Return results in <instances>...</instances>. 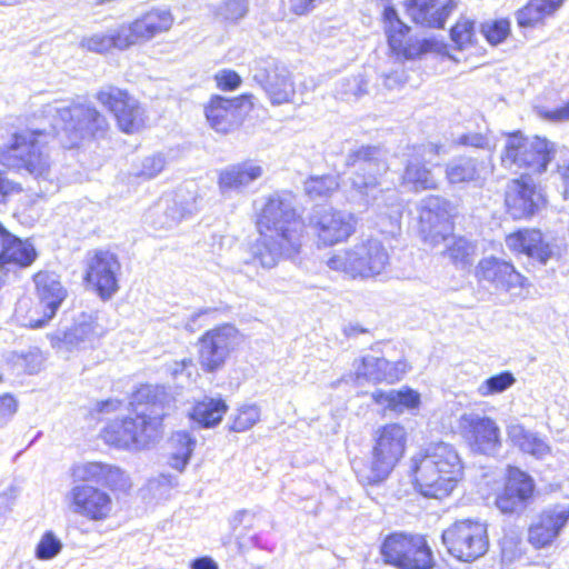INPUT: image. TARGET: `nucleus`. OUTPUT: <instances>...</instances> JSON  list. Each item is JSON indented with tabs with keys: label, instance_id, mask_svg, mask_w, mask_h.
Masks as SVG:
<instances>
[{
	"label": "nucleus",
	"instance_id": "obj_5",
	"mask_svg": "<svg viewBox=\"0 0 569 569\" xmlns=\"http://www.w3.org/2000/svg\"><path fill=\"white\" fill-rule=\"evenodd\" d=\"M411 470L421 495L442 499L450 495L462 478L463 466L456 448L435 442L411 458Z\"/></svg>",
	"mask_w": 569,
	"mask_h": 569
},
{
	"label": "nucleus",
	"instance_id": "obj_49",
	"mask_svg": "<svg viewBox=\"0 0 569 569\" xmlns=\"http://www.w3.org/2000/svg\"><path fill=\"white\" fill-rule=\"evenodd\" d=\"M62 549V542L52 532L47 531L36 547V557L40 560L53 559Z\"/></svg>",
	"mask_w": 569,
	"mask_h": 569
},
{
	"label": "nucleus",
	"instance_id": "obj_63",
	"mask_svg": "<svg viewBox=\"0 0 569 569\" xmlns=\"http://www.w3.org/2000/svg\"><path fill=\"white\" fill-rule=\"evenodd\" d=\"M191 569H218V563L210 557H200L194 559Z\"/></svg>",
	"mask_w": 569,
	"mask_h": 569
},
{
	"label": "nucleus",
	"instance_id": "obj_17",
	"mask_svg": "<svg viewBox=\"0 0 569 569\" xmlns=\"http://www.w3.org/2000/svg\"><path fill=\"white\" fill-rule=\"evenodd\" d=\"M80 482L74 485L67 495L70 510L92 521H103L109 518L113 502L111 496L92 485Z\"/></svg>",
	"mask_w": 569,
	"mask_h": 569
},
{
	"label": "nucleus",
	"instance_id": "obj_15",
	"mask_svg": "<svg viewBox=\"0 0 569 569\" xmlns=\"http://www.w3.org/2000/svg\"><path fill=\"white\" fill-rule=\"evenodd\" d=\"M459 428L472 451L491 457L499 453L500 429L493 419L475 412L463 413L459 420Z\"/></svg>",
	"mask_w": 569,
	"mask_h": 569
},
{
	"label": "nucleus",
	"instance_id": "obj_12",
	"mask_svg": "<svg viewBox=\"0 0 569 569\" xmlns=\"http://www.w3.org/2000/svg\"><path fill=\"white\" fill-rule=\"evenodd\" d=\"M352 213L326 207L315 208L308 217V226L325 246L346 241L356 229Z\"/></svg>",
	"mask_w": 569,
	"mask_h": 569
},
{
	"label": "nucleus",
	"instance_id": "obj_22",
	"mask_svg": "<svg viewBox=\"0 0 569 569\" xmlns=\"http://www.w3.org/2000/svg\"><path fill=\"white\" fill-rule=\"evenodd\" d=\"M36 296L43 317L31 320L33 329L44 327L51 320L68 296L67 289L60 281V277L50 271H39L33 276Z\"/></svg>",
	"mask_w": 569,
	"mask_h": 569
},
{
	"label": "nucleus",
	"instance_id": "obj_29",
	"mask_svg": "<svg viewBox=\"0 0 569 569\" xmlns=\"http://www.w3.org/2000/svg\"><path fill=\"white\" fill-rule=\"evenodd\" d=\"M37 257V250L29 239L18 238L0 223V268L8 270L10 266L27 268Z\"/></svg>",
	"mask_w": 569,
	"mask_h": 569
},
{
	"label": "nucleus",
	"instance_id": "obj_7",
	"mask_svg": "<svg viewBox=\"0 0 569 569\" xmlns=\"http://www.w3.org/2000/svg\"><path fill=\"white\" fill-rule=\"evenodd\" d=\"M555 143L540 137H526L520 132L508 134L501 152V164L511 171L526 169L540 174L555 158Z\"/></svg>",
	"mask_w": 569,
	"mask_h": 569
},
{
	"label": "nucleus",
	"instance_id": "obj_43",
	"mask_svg": "<svg viewBox=\"0 0 569 569\" xmlns=\"http://www.w3.org/2000/svg\"><path fill=\"white\" fill-rule=\"evenodd\" d=\"M120 36L121 33L118 27L107 33H94L89 37H83L80 41V47L96 53H104L113 48L126 50L124 47H120V40H118Z\"/></svg>",
	"mask_w": 569,
	"mask_h": 569
},
{
	"label": "nucleus",
	"instance_id": "obj_56",
	"mask_svg": "<svg viewBox=\"0 0 569 569\" xmlns=\"http://www.w3.org/2000/svg\"><path fill=\"white\" fill-rule=\"evenodd\" d=\"M254 519V512L241 509L234 512V515L230 519V527L232 530H237L240 526L246 525V527H252Z\"/></svg>",
	"mask_w": 569,
	"mask_h": 569
},
{
	"label": "nucleus",
	"instance_id": "obj_60",
	"mask_svg": "<svg viewBox=\"0 0 569 569\" xmlns=\"http://www.w3.org/2000/svg\"><path fill=\"white\" fill-rule=\"evenodd\" d=\"M21 190L19 183L9 180L4 177L3 172L0 171V202L6 199L9 194L17 193Z\"/></svg>",
	"mask_w": 569,
	"mask_h": 569
},
{
	"label": "nucleus",
	"instance_id": "obj_16",
	"mask_svg": "<svg viewBox=\"0 0 569 569\" xmlns=\"http://www.w3.org/2000/svg\"><path fill=\"white\" fill-rule=\"evenodd\" d=\"M97 99L113 113L121 131L132 133L143 127V109L127 91L107 86L97 93Z\"/></svg>",
	"mask_w": 569,
	"mask_h": 569
},
{
	"label": "nucleus",
	"instance_id": "obj_31",
	"mask_svg": "<svg viewBox=\"0 0 569 569\" xmlns=\"http://www.w3.org/2000/svg\"><path fill=\"white\" fill-rule=\"evenodd\" d=\"M457 4L456 0H410L407 11L417 24L441 29Z\"/></svg>",
	"mask_w": 569,
	"mask_h": 569
},
{
	"label": "nucleus",
	"instance_id": "obj_42",
	"mask_svg": "<svg viewBox=\"0 0 569 569\" xmlns=\"http://www.w3.org/2000/svg\"><path fill=\"white\" fill-rule=\"evenodd\" d=\"M339 186L337 176H311L305 181L303 190L311 200H322L331 197L339 189Z\"/></svg>",
	"mask_w": 569,
	"mask_h": 569
},
{
	"label": "nucleus",
	"instance_id": "obj_14",
	"mask_svg": "<svg viewBox=\"0 0 569 569\" xmlns=\"http://www.w3.org/2000/svg\"><path fill=\"white\" fill-rule=\"evenodd\" d=\"M103 328L93 313H80L73 325L47 335L51 347L58 350H84L94 346L102 337Z\"/></svg>",
	"mask_w": 569,
	"mask_h": 569
},
{
	"label": "nucleus",
	"instance_id": "obj_19",
	"mask_svg": "<svg viewBox=\"0 0 569 569\" xmlns=\"http://www.w3.org/2000/svg\"><path fill=\"white\" fill-rule=\"evenodd\" d=\"M252 96H240L227 99L216 96L204 107V116L209 126L218 133L227 134L236 130L244 114L252 108Z\"/></svg>",
	"mask_w": 569,
	"mask_h": 569
},
{
	"label": "nucleus",
	"instance_id": "obj_54",
	"mask_svg": "<svg viewBox=\"0 0 569 569\" xmlns=\"http://www.w3.org/2000/svg\"><path fill=\"white\" fill-rule=\"evenodd\" d=\"M218 87L222 90H233L241 83V78L236 71L222 70L216 76Z\"/></svg>",
	"mask_w": 569,
	"mask_h": 569
},
{
	"label": "nucleus",
	"instance_id": "obj_2",
	"mask_svg": "<svg viewBox=\"0 0 569 569\" xmlns=\"http://www.w3.org/2000/svg\"><path fill=\"white\" fill-rule=\"evenodd\" d=\"M130 403L134 417L112 420L102 430V438L119 449L140 450L159 437L161 422L173 407V397L163 386L142 385Z\"/></svg>",
	"mask_w": 569,
	"mask_h": 569
},
{
	"label": "nucleus",
	"instance_id": "obj_24",
	"mask_svg": "<svg viewBox=\"0 0 569 569\" xmlns=\"http://www.w3.org/2000/svg\"><path fill=\"white\" fill-rule=\"evenodd\" d=\"M450 202L439 196H429L421 200L419 206L420 230L426 240L435 247L439 244V237L450 232Z\"/></svg>",
	"mask_w": 569,
	"mask_h": 569
},
{
	"label": "nucleus",
	"instance_id": "obj_9",
	"mask_svg": "<svg viewBox=\"0 0 569 569\" xmlns=\"http://www.w3.org/2000/svg\"><path fill=\"white\" fill-rule=\"evenodd\" d=\"M380 552L386 563L400 569H431L433 567L431 549L420 535L390 533L382 541Z\"/></svg>",
	"mask_w": 569,
	"mask_h": 569
},
{
	"label": "nucleus",
	"instance_id": "obj_51",
	"mask_svg": "<svg viewBox=\"0 0 569 569\" xmlns=\"http://www.w3.org/2000/svg\"><path fill=\"white\" fill-rule=\"evenodd\" d=\"M189 213L190 210L186 206L173 200L171 203H167L163 211V220L157 222L158 228L170 229L178 224Z\"/></svg>",
	"mask_w": 569,
	"mask_h": 569
},
{
	"label": "nucleus",
	"instance_id": "obj_33",
	"mask_svg": "<svg viewBox=\"0 0 569 569\" xmlns=\"http://www.w3.org/2000/svg\"><path fill=\"white\" fill-rule=\"evenodd\" d=\"M403 368L402 362H390L382 357L368 355L356 367V377L372 382L387 381L392 383L400 379Z\"/></svg>",
	"mask_w": 569,
	"mask_h": 569
},
{
	"label": "nucleus",
	"instance_id": "obj_55",
	"mask_svg": "<svg viewBox=\"0 0 569 569\" xmlns=\"http://www.w3.org/2000/svg\"><path fill=\"white\" fill-rule=\"evenodd\" d=\"M17 410L18 401L12 395L6 393L0 396V419L4 421L9 420L13 417Z\"/></svg>",
	"mask_w": 569,
	"mask_h": 569
},
{
	"label": "nucleus",
	"instance_id": "obj_41",
	"mask_svg": "<svg viewBox=\"0 0 569 569\" xmlns=\"http://www.w3.org/2000/svg\"><path fill=\"white\" fill-rule=\"evenodd\" d=\"M440 242L445 244L442 253L455 263H468L469 258L475 253V246L463 237L450 236L449 232H445L439 237Z\"/></svg>",
	"mask_w": 569,
	"mask_h": 569
},
{
	"label": "nucleus",
	"instance_id": "obj_59",
	"mask_svg": "<svg viewBox=\"0 0 569 569\" xmlns=\"http://www.w3.org/2000/svg\"><path fill=\"white\" fill-rule=\"evenodd\" d=\"M459 143L483 149L489 144V141L488 138L481 133H467L459 138Z\"/></svg>",
	"mask_w": 569,
	"mask_h": 569
},
{
	"label": "nucleus",
	"instance_id": "obj_8",
	"mask_svg": "<svg viewBox=\"0 0 569 569\" xmlns=\"http://www.w3.org/2000/svg\"><path fill=\"white\" fill-rule=\"evenodd\" d=\"M389 253L381 241L368 239L352 248L333 254L327 262L336 271L345 272L352 278L373 277L382 273L389 264Z\"/></svg>",
	"mask_w": 569,
	"mask_h": 569
},
{
	"label": "nucleus",
	"instance_id": "obj_35",
	"mask_svg": "<svg viewBox=\"0 0 569 569\" xmlns=\"http://www.w3.org/2000/svg\"><path fill=\"white\" fill-rule=\"evenodd\" d=\"M565 0H530L516 13L517 23L521 28H535L545 23L563 6Z\"/></svg>",
	"mask_w": 569,
	"mask_h": 569
},
{
	"label": "nucleus",
	"instance_id": "obj_21",
	"mask_svg": "<svg viewBox=\"0 0 569 569\" xmlns=\"http://www.w3.org/2000/svg\"><path fill=\"white\" fill-rule=\"evenodd\" d=\"M569 522V503H556L543 509L528 529V542L535 549L547 548Z\"/></svg>",
	"mask_w": 569,
	"mask_h": 569
},
{
	"label": "nucleus",
	"instance_id": "obj_28",
	"mask_svg": "<svg viewBox=\"0 0 569 569\" xmlns=\"http://www.w3.org/2000/svg\"><path fill=\"white\" fill-rule=\"evenodd\" d=\"M476 277L506 291L522 287L525 280L512 263L496 257L482 258L476 267Z\"/></svg>",
	"mask_w": 569,
	"mask_h": 569
},
{
	"label": "nucleus",
	"instance_id": "obj_37",
	"mask_svg": "<svg viewBox=\"0 0 569 569\" xmlns=\"http://www.w3.org/2000/svg\"><path fill=\"white\" fill-rule=\"evenodd\" d=\"M507 432L510 441L525 453L542 458L550 451V447L543 439L521 425H511Z\"/></svg>",
	"mask_w": 569,
	"mask_h": 569
},
{
	"label": "nucleus",
	"instance_id": "obj_20",
	"mask_svg": "<svg viewBox=\"0 0 569 569\" xmlns=\"http://www.w3.org/2000/svg\"><path fill=\"white\" fill-rule=\"evenodd\" d=\"M121 264L110 251H96L87 258L86 281L94 288L100 298L110 299L119 289L118 274Z\"/></svg>",
	"mask_w": 569,
	"mask_h": 569
},
{
	"label": "nucleus",
	"instance_id": "obj_1",
	"mask_svg": "<svg viewBox=\"0 0 569 569\" xmlns=\"http://www.w3.org/2000/svg\"><path fill=\"white\" fill-rule=\"evenodd\" d=\"M107 127L106 118L94 107L54 100L33 112L26 128L17 130L9 144L0 149V164L26 171L38 181L42 194L53 193L59 189V178L48 139L56 134L63 148L71 149L87 138L102 136Z\"/></svg>",
	"mask_w": 569,
	"mask_h": 569
},
{
	"label": "nucleus",
	"instance_id": "obj_26",
	"mask_svg": "<svg viewBox=\"0 0 569 569\" xmlns=\"http://www.w3.org/2000/svg\"><path fill=\"white\" fill-rule=\"evenodd\" d=\"M505 201L509 213L515 219H522L536 212L542 196L529 174H522L508 184Z\"/></svg>",
	"mask_w": 569,
	"mask_h": 569
},
{
	"label": "nucleus",
	"instance_id": "obj_13",
	"mask_svg": "<svg viewBox=\"0 0 569 569\" xmlns=\"http://www.w3.org/2000/svg\"><path fill=\"white\" fill-rule=\"evenodd\" d=\"M239 343V331L223 325L207 331L199 341V362L207 372L219 370Z\"/></svg>",
	"mask_w": 569,
	"mask_h": 569
},
{
	"label": "nucleus",
	"instance_id": "obj_36",
	"mask_svg": "<svg viewBox=\"0 0 569 569\" xmlns=\"http://www.w3.org/2000/svg\"><path fill=\"white\" fill-rule=\"evenodd\" d=\"M386 22V33L391 50L407 59L408 48L413 46V41L408 37L410 28L398 17V12L392 7H387L383 11Z\"/></svg>",
	"mask_w": 569,
	"mask_h": 569
},
{
	"label": "nucleus",
	"instance_id": "obj_61",
	"mask_svg": "<svg viewBox=\"0 0 569 569\" xmlns=\"http://www.w3.org/2000/svg\"><path fill=\"white\" fill-rule=\"evenodd\" d=\"M557 174L561 180L563 198L569 199V160L562 164H558Z\"/></svg>",
	"mask_w": 569,
	"mask_h": 569
},
{
	"label": "nucleus",
	"instance_id": "obj_34",
	"mask_svg": "<svg viewBox=\"0 0 569 569\" xmlns=\"http://www.w3.org/2000/svg\"><path fill=\"white\" fill-rule=\"evenodd\" d=\"M488 166L477 158L460 156L446 164V178L450 184L479 183L488 174Z\"/></svg>",
	"mask_w": 569,
	"mask_h": 569
},
{
	"label": "nucleus",
	"instance_id": "obj_58",
	"mask_svg": "<svg viewBox=\"0 0 569 569\" xmlns=\"http://www.w3.org/2000/svg\"><path fill=\"white\" fill-rule=\"evenodd\" d=\"M319 0H289V9L297 16H303L312 11Z\"/></svg>",
	"mask_w": 569,
	"mask_h": 569
},
{
	"label": "nucleus",
	"instance_id": "obj_38",
	"mask_svg": "<svg viewBox=\"0 0 569 569\" xmlns=\"http://www.w3.org/2000/svg\"><path fill=\"white\" fill-rule=\"evenodd\" d=\"M372 399L379 403L385 405L386 408L403 412L406 409H415L420 403V395L409 388L401 390H377L372 393Z\"/></svg>",
	"mask_w": 569,
	"mask_h": 569
},
{
	"label": "nucleus",
	"instance_id": "obj_6",
	"mask_svg": "<svg viewBox=\"0 0 569 569\" xmlns=\"http://www.w3.org/2000/svg\"><path fill=\"white\" fill-rule=\"evenodd\" d=\"M407 431L399 423H388L378 428L373 435V447L369 463L356 469L363 485H377L385 481L406 450Z\"/></svg>",
	"mask_w": 569,
	"mask_h": 569
},
{
	"label": "nucleus",
	"instance_id": "obj_11",
	"mask_svg": "<svg viewBox=\"0 0 569 569\" xmlns=\"http://www.w3.org/2000/svg\"><path fill=\"white\" fill-rule=\"evenodd\" d=\"M252 79L263 89L272 104H283L295 96L290 71L272 57L254 59L250 64Z\"/></svg>",
	"mask_w": 569,
	"mask_h": 569
},
{
	"label": "nucleus",
	"instance_id": "obj_23",
	"mask_svg": "<svg viewBox=\"0 0 569 569\" xmlns=\"http://www.w3.org/2000/svg\"><path fill=\"white\" fill-rule=\"evenodd\" d=\"M535 483L530 476L518 468H509L505 488L496 499L502 513H521L532 500Z\"/></svg>",
	"mask_w": 569,
	"mask_h": 569
},
{
	"label": "nucleus",
	"instance_id": "obj_46",
	"mask_svg": "<svg viewBox=\"0 0 569 569\" xmlns=\"http://www.w3.org/2000/svg\"><path fill=\"white\" fill-rule=\"evenodd\" d=\"M516 382L515 376L510 371H502L491 376L481 382L478 387V393L481 397L502 393Z\"/></svg>",
	"mask_w": 569,
	"mask_h": 569
},
{
	"label": "nucleus",
	"instance_id": "obj_10",
	"mask_svg": "<svg viewBox=\"0 0 569 569\" xmlns=\"http://www.w3.org/2000/svg\"><path fill=\"white\" fill-rule=\"evenodd\" d=\"M441 538L448 552L466 562L479 559L489 548L487 525L479 520H458L443 530Z\"/></svg>",
	"mask_w": 569,
	"mask_h": 569
},
{
	"label": "nucleus",
	"instance_id": "obj_52",
	"mask_svg": "<svg viewBox=\"0 0 569 569\" xmlns=\"http://www.w3.org/2000/svg\"><path fill=\"white\" fill-rule=\"evenodd\" d=\"M446 50V44L436 38H427L413 41V46L408 48L407 59H415L421 54L435 52L442 53Z\"/></svg>",
	"mask_w": 569,
	"mask_h": 569
},
{
	"label": "nucleus",
	"instance_id": "obj_25",
	"mask_svg": "<svg viewBox=\"0 0 569 569\" xmlns=\"http://www.w3.org/2000/svg\"><path fill=\"white\" fill-rule=\"evenodd\" d=\"M74 482H94L112 491L126 492L131 488L129 476L121 468L103 462H84L71 469Z\"/></svg>",
	"mask_w": 569,
	"mask_h": 569
},
{
	"label": "nucleus",
	"instance_id": "obj_30",
	"mask_svg": "<svg viewBox=\"0 0 569 569\" xmlns=\"http://www.w3.org/2000/svg\"><path fill=\"white\" fill-rule=\"evenodd\" d=\"M264 173L261 164L254 160H246L229 164L219 172L218 187L222 194L243 192Z\"/></svg>",
	"mask_w": 569,
	"mask_h": 569
},
{
	"label": "nucleus",
	"instance_id": "obj_40",
	"mask_svg": "<svg viewBox=\"0 0 569 569\" xmlns=\"http://www.w3.org/2000/svg\"><path fill=\"white\" fill-rule=\"evenodd\" d=\"M227 409L222 399L204 398L193 407L191 418L203 427H213L221 421Z\"/></svg>",
	"mask_w": 569,
	"mask_h": 569
},
{
	"label": "nucleus",
	"instance_id": "obj_27",
	"mask_svg": "<svg viewBox=\"0 0 569 569\" xmlns=\"http://www.w3.org/2000/svg\"><path fill=\"white\" fill-rule=\"evenodd\" d=\"M506 246L517 252L526 253L540 264L560 257V248L555 242L545 241L542 233L536 229L519 230L506 238Z\"/></svg>",
	"mask_w": 569,
	"mask_h": 569
},
{
	"label": "nucleus",
	"instance_id": "obj_53",
	"mask_svg": "<svg viewBox=\"0 0 569 569\" xmlns=\"http://www.w3.org/2000/svg\"><path fill=\"white\" fill-rule=\"evenodd\" d=\"M475 30L473 21L461 19L450 30L451 40L462 48L465 44L472 41Z\"/></svg>",
	"mask_w": 569,
	"mask_h": 569
},
{
	"label": "nucleus",
	"instance_id": "obj_4",
	"mask_svg": "<svg viewBox=\"0 0 569 569\" xmlns=\"http://www.w3.org/2000/svg\"><path fill=\"white\" fill-rule=\"evenodd\" d=\"M346 166L356 168L351 187L372 207L381 231L393 233L399 228L402 204L395 189H378L381 177L389 169L383 150L375 146L352 149L346 156Z\"/></svg>",
	"mask_w": 569,
	"mask_h": 569
},
{
	"label": "nucleus",
	"instance_id": "obj_62",
	"mask_svg": "<svg viewBox=\"0 0 569 569\" xmlns=\"http://www.w3.org/2000/svg\"><path fill=\"white\" fill-rule=\"evenodd\" d=\"M14 501V491L13 489H8L0 493V512L4 513L11 509V506Z\"/></svg>",
	"mask_w": 569,
	"mask_h": 569
},
{
	"label": "nucleus",
	"instance_id": "obj_45",
	"mask_svg": "<svg viewBox=\"0 0 569 569\" xmlns=\"http://www.w3.org/2000/svg\"><path fill=\"white\" fill-rule=\"evenodd\" d=\"M368 82L362 76L341 79L336 87L337 96L342 100H357L367 93Z\"/></svg>",
	"mask_w": 569,
	"mask_h": 569
},
{
	"label": "nucleus",
	"instance_id": "obj_18",
	"mask_svg": "<svg viewBox=\"0 0 569 569\" xmlns=\"http://www.w3.org/2000/svg\"><path fill=\"white\" fill-rule=\"evenodd\" d=\"M173 24V17L167 9H152L132 22L119 26L120 47L126 49L150 41L156 36L167 32Z\"/></svg>",
	"mask_w": 569,
	"mask_h": 569
},
{
	"label": "nucleus",
	"instance_id": "obj_32",
	"mask_svg": "<svg viewBox=\"0 0 569 569\" xmlns=\"http://www.w3.org/2000/svg\"><path fill=\"white\" fill-rule=\"evenodd\" d=\"M437 152L436 146L431 143L415 148V154L406 166L402 183L413 191L435 189L437 180L431 170L426 167V156Z\"/></svg>",
	"mask_w": 569,
	"mask_h": 569
},
{
	"label": "nucleus",
	"instance_id": "obj_57",
	"mask_svg": "<svg viewBox=\"0 0 569 569\" xmlns=\"http://www.w3.org/2000/svg\"><path fill=\"white\" fill-rule=\"evenodd\" d=\"M214 312L216 309L212 308H203L198 310L197 312H193L186 321L184 329L190 332H194L196 330L202 327V323L200 322L201 318Z\"/></svg>",
	"mask_w": 569,
	"mask_h": 569
},
{
	"label": "nucleus",
	"instance_id": "obj_48",
	"mask_svg": "<svg viewBox=\"0 0 569 569\" xmlns=\"http://www.w3.org/2000/svg\"><path fill=\"white\" fill-rule=\"evenodd\" d=\"M260 419V409L256 405L243 406L238 409L232 419L230 429L236 432H243L252 428Z\"/></svg>",
	"mask_w": 569,
	"mask_h": 569
},
{
	"label": "nucleus",
	"instance_id": "obj_50",
	"mask_svg": "<svg viewBox=\"0 0 569 569\" xmlns=\"http://www.w3.org/2000/svg\"><path fill=\"white\" fill-rule=\"evenodd\" d=\"M481 32L491 44H499L509 34L510 22L507 19L486 22L481 26Z\"/></svg>",
	"mask_w": 569,
	"mask_h": 569
},
{
	"label": "nucleus",
	"instance_id": "obj_39",
	"mask_svg": "<svg viewBox=\"0 0 569 569\" xmlns=\"http://www.w3.org/2000/svg\"><path fill=\"white\" fill-rule=\"evenodd\" d=\"M169 446L171 449L169 465L173 469L182 471L192 455L196 439L187 431H177L171 436Z\"/></svg>",
	"mask_w": 569,
	"mask_h": 569
},
{
	"label": "nucleus",
	"instance_id": "obj_47",
	"mask_svg": "<svg viewBox=\"0 0 569 569\" xmlns=\"http://www.w3.org/2000/svg\"><path fill=\"white\" fill-rule=\"evenodd\" d=\"M166 163L167 161L162 153H153L134 164L132 174L144 180H150L156 178L163 170Z\"/></svg>",
	"mask_w": 569,
	"mask_h": 569
},
{
	"label": "nucleus",
	"instance_id": "obj_64",
	"mask_svg": "<svg viewBox=\"0 0 569 569\" xmlns=\"http://www.w3.org/2000/svg\"><path fill=\"white\" fill-rule=\"evenodd\" d=\"M550 119L557 121H566L569 120V102L560 108H557L550 113Z\"/></svg>",
	"mask_w": 569,
	"mask_h": 569
},
{
	"label": "nucleus",
	"instance_id": "obj_3",
	"mask_svg": "<svg viewBox=\"0 0 569 569\" xmlns=\"http://www.w3.org/2000/svg\"><path fill=\"white\" fill-rule=\"evenodd\" d=\"M258 229L260 237L252 254L263 268L271 269L297 254L305 224L296 212L295 197L289 192L268 197L258 219Z\"/></svg>",
	"mask_w": 569,
	"mask_h": 569
},
{
	"label": "nucleus",
	"instance_id": "obj_44",
	"mask_svg": "<svg viewBox=\"0 0 569 569\" xmlns=\"http://www.w3.org/2000/svg\"><path fill=\"white\" fill-rule=\"evenodd\" d=\"M248 11L249 0H224L216 8L214 14L222 21L237 23Z\"/></svg>",
	"mask_w": 569,
	"mask_h": 569
}]
</instances>
